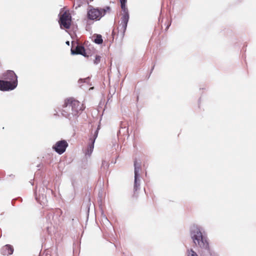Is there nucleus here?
Returning a JSON list of instances; mask_svg holds the SVG:
<instances>
[{
	"label": "nucleus",
	"instance_id": "obj_21",
	"mask_svg": "<svg viewBox=\"0 0 256 256\" xmlns=\"http://www.w3.org/2000/svg\"><path fill=\"white\" fill-rule=\"evenodd\" d=\"M154 66H155V64H154L153 66H152V69L150 70V73H152V70H154Z\"/></svg>",
	"mask_w": 256,
	"mask_h": 256
},
{
	"label": "nucleus",
	"instance_id": "obj_9",
	"mask_svg": "<svg viewBox=\"0 0 256 256\" xmlns=\"http://www.w3.org/2000/svg\"><path fill=\"white\" fill-rule=\"evenodd\" d=\"M123 12H124V14L121 18L120 28L119 30V32H120L121 35L122 36L124 34L129 20V14L128 8H126V11Z\"/></svg>",
	"mask_w": 256,
	"mask_h": 256
},
{
	"label": "nucleus",
	"instance_id": "obj_2",
	"mask_svg": "<svg viewBox=\"0 0 256 256\" xmlns=\"http://www.w3.org/2000/svg\"><path fill=\"white\" fill-rule=\"evenodd\" d=\"M190 236L196 246L211 254L207 236L202 227L193 226L190 228Z\"/></svg>",
	"mask_w": 256,
	"mask_h": 256
},
{
	"label": "nucleus",
	"instance_id": "obj_18",
	"mask_svg": "<svg viewBox=\"0 0 256 256\" xmlns=\"http://www.w3.org/2000/svg\"><path fill=\"white\" fill-rule=\"evenodd\" d=\"M188 256H198V254L192 249H190L188 250Z\"/></svg>",
	"mask_w": 256,
	"mask_h": 256
},
{
	"label": "nucleus",
	"instance_id": "obj_17",
	"mask_svg": "<svg viewBox=\"0 0 256 256\" xmlns=\"http://www.w3.org/2000/svg\"><path fill=\"white\" fill-rule=\"evenodd\" d=\"M120 128L124 130V134L125 132H128V128H126V124L123 122H121Z\"/></svg>",
	"mask_w": 256,
	"mask_h": 256
},
{
	"label": "nucleus",
	"instance_id": "obj_5",
	"mask_svg": "<svg viewBox=\"0 0 256 256\" xmlns=\"http://www.w3.org/2000/svg\"><path fill=\"white\" fill-rule=\"evenodd\" d=\"M61 212L60 210H51L47 211L46 213V220L48 224L50 225H57L60 221V214Z\"/></svg>",
	"mask_w": 256,
	"mask_h": 256
},
{
	"label": "nucleus",
	"instance_id": "obj_3",
	"mask_svg": "<svg viewBox=\"0 0 256 256\" xmlns=\"http://www.w3.org/2000/svg\"><path fill=\"white\" fill-rule=\"evenodd\" d=\"M0 80V90L7 91L14 90L18 86V77L13 70H8L2 74Z\"/></svg>",
	"mask_w": 256,
	"mask_h": 256
},
{
	"label": "nucleus",
	"instance_id": "obj_6",
	"mask_svg": "<svg viewBox=\"0 0 256 256\" xmlns=\"http://www.w3.org/2000/svg\"><path fill=\"white\" fill-rule=\"evenodd\" d=\"M58 22L61 28L69 29L72 23V16L70 12H64L60 16Z\"/></svg>",
	"mask_w": 256,
	"mask_h": 256
},
{
	"label": "nucleus",
	"instance_id": "obj_7",
	"mask_svg": "<svg viewBox=\"0 0 256 256\" xmlns=\"http://www.w3.org/2000/svg\"><path fill=\"white\" fill-rule=\"evenodd\" d=\"M99 128V126H98L97 129L94 131V134H92V135L90 136L89 138V144L86 150V156H90L93 151L94 144L95 142L96 139L98 136Z\"/></svg>",
	"mask_w": 256,
	"mask_h": 256
},
{
	"label": "nucleus",
	"instance_id": "obj_8",
	"mask_svg": "<svg viewBox=\"0 0 256 256\" xmlns=\"http://www.w3.org/2000/svg\"><path fill=\"white\" fill-rule=\"evenodd\" d=\"M68 144L65 140L57 142L53 146L52 149L59 154L64 153Z\"/></svg>",
	"mask_w": 256,
	"mask_h": 256
},
{
	"label": "nucleus",
	"instance_id": "obj_12",
	"mask_svg": "<svg viewBox=\"0 0 256 256\" xmlns=\"http://www.w3.org/2000/svg\"><path fill=\"white\" fill-rule=\"evenodd\" d=\"M13 252L14 248L10 244L6 245L1 249V253L3 255H10L12 254Z\"/></svg>",
	"mask_w": 256,
	"mask_h": 256
},
{
	"label": "nucleus",
	"instance_id": "obj_13",
	"mask_svg": "<svg viewBox=\"0 0 256 256\" xmlns=\"http://www.w3.org/2000/svg\"><path fill=\"white\" fill-rule=\"evenodd\" d=\"M134 176H140V164L138 163L136 161L134 162Z\"/></svg>",
	"mask_w": 256,
	"mask_h": 256
},
{
	"label": "nucleus",
	"instance_id": "obj_11",
	"mask_svg": "<svg viewBox=\"0 0 256 256\" xmlns=\"http://www.w3.org/2000/svg\"><path fill=\"white\" fill-rule=\"evenodd\" d=\"M44 188H42V189L39 190L38 196H37V194H35V197L36 200L42 204V202L44 203V202L46 200V195L44 194Z\"/></svg>",
	"mask_w": 256,
	"mask_h": 256
},
{
	"label": "nucleus",
	"instance_id": "obj_15",
	"mask_svg": "<svg viewBox=\"0 0 256 256\" xmlns=\"http://www.w3.org/2000/svg\"><path fill=\"white\" fill-rule=\"evenodd\" d=\"M94 42L96 44H102L103 42L102 36L100 34H96L94 36Z\"/></svg>",
	"mask_w": 256,
	"mask_h": 256
},
{
	"label": "nucleus",
	"instance_id": "obj_22",
	"mask_svg": "<svg viewBox=\"0 0 256 256\" xmlns=\"http://www.w3.org/2000/svg\"><path fill=\"white\" fill-rule=\"evenodd\" d=\"M50 227L49 226H47L48 231V232H49V229H50Z\"/></svg>",
	"mask_w": 256,
	"mask_h": 256
},
{
	"label": "nucleus",
	"instance_id": "obj_14",
	"mask_svg": "<svg viewBox=\"0 0 256 256\" xmlns=\"http://www.w3.org/2000/svg\"><path fill=\"white\" fill-rule=\"evenodd\" d=\"M140 188V176H134V190L137 191Z\"/></svg>",
	"mask_w": 256,
	"mask_h": 256
},
{
	"label": "nucleus",
	"instance_id": "obj_20",
	"mask_svg": "<svg viewBox=\"0 0 256 256\" xmlns=\"http://www.w3.org/2000/svg\"><path fill=\"white\" fill-rule=\"evenodd\" d=\"M101 57L100 56H96L94 60V64H98L100 61Z\"/></svg>",
	"mask_w": 256,
	"mask_h": 256
},
{
	"label": "nucleus",
	"instance_id": "obj_1",
	"mask_svg": "<svg viewBox=\"0 0 256 256\" xmlns=\"http://www.w3.org/2000/svg\"><path fill=\"white\" fill-rule=\"evenodd\" d=\"M83 105L72 98L65 100L61 110L62 115L70 120H74L84 110Z\"/></svg>",
	"mask_w": 256,
	"mask_h": 256
},
{
	"label": "nucleus",
	"instance_id": "obj_16",
	"mask_svg": "<svg viewBox=\"0 0 256 256\" xmlns=\"http://www.w3.org/2000/svg\"><path fill=\"white\" fill-rule=\"evenodd\" d=\"M120 6L122 11H126V3L127 0H120Z\"/></svg>",
	"mask_w": 256,
	"mask_h": 256
},
{
	"label": "nucleus",
	"instance_id": "obj_19",
	"mask_svg": "<svg viewBox=\"0 0 256 256\" xmlns=\"http://www.w3.org/2000/svg\"><path fill=\"white\" fill-rule=\"evenodd\" d=\"M89 80H90V78L89 77H88V78H80L79 80H78V82L80 83V82H86V83H88L89 82Z\"/></svg>",
	"mask_w": 256,
	"mask_h": 256
},
{
	"label": "nucleus",
	"instance_id": "obj_10",
	"mask_svg": "<svg viewBox=\"0 0 256 256\" xmlns=\"http://www.w3.org/2000/svg\"><path fill=\"white\" fill-rule=\"evenodd\" d=\"M71 54L72 55L81 54L85 57L88 56L85 52L84 46L80 44H78L74 49L71 48Z\"/></svg>",
	"mask_w": 256,
	"mask_h": 256
},
{
	"label": "nucleus",
	"instance_id": "obj_4",
	"mask_svg": "<svg viewBox=\"0 0 256 256\" xmlns=\"http://www.w3.org/2000/svg\"><path fill=\"white\" fill-rule=\"evenodd\" d=\"M110 6H106L103 8H94L92 6H88L87 12V17L88 20H99L104 16L106 12L110 10Z\"/></svg>",
	"mask_w": 256,
	"mask_h": 256
},
{
	"label": "nucleus",
	"instance_id": "obj_23",
	"mask_svg": "<svg viewBox=\"0 0 256 256\" xmlns=\"http://www.w3.org/2000/svg\"><path fill=\"white\" fill-rule=\"evenodd\" d=\"M66 44H68V45H69L70 44V42L69 41L66 42Z\"/></svg>",
	"mask_w": 256,
	"mask_h": 256
}]
</instances>
